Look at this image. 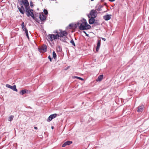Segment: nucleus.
<instances>
[{
	"mask_svg": "<svg viewBox=\"0 0 149 149\" xmlns=\"http://www.w3.org/2000/svg\"><path fill=\"white\" fill-rule=\"evenodd\" d=\"M80 30H84L90 29L91 26L87 23L86 20L83 19L82 20L78 22L77 24Z\"/></svg>",
	"mask_w": 149,
	"mask_h": 149,
	"instance_id": "obj_1",
	"label": "nucleus"
},
{
	"mask_svg": "<svg viewBox=\"0 0 149 149\" xmlns=\"http://www.w3.org/2000/svg\"><path fill=\"white\" fill-rule=\"evenodd\" d=\"M60 32H58L57 31L56 32V33L58 34L59 37L62 36H67L68 33L65 31L60 30Z\"/></svg>",
	"mask_w": 149,
	"mask_h": 149,
	"instance_id": "obj_2",
	"label": "nucleus"
},
{
	"mask_svg": "<svg viewBox=\"0 0 149 149\" xmlns=\"http://www.w3.org/2000/svg\"><path fill=\"white\" fill-rule=\"evenodd\" d=\"M22 3L21 5H24L25 7V9L29 7V2L27 0H22L21 1Z\"/></svg>",
	"mask_w": 149,
	"mask_h": 149,
	"instance_id": "obj_3",
	"label": "nucleus"
},
{
	"mask_svg": "<svg viewBox=\"0 0 149 149\" xmlns=\"http://www.w3.org/2000/svg\"><path fill=\"white\" fill-rule=\"evenodd\" d=\"M33 10L32 9H30V7L26 9L25 12L27 16L29 17L32 15L31 13H33Z\"/></svg>",
	"mask_w": 149,
	"mask_h": 149,
	"instance_id": "obj_4",
	"label": "nucleus"
},
{
	"mask_svg": "<svg viewBox=\"0 0 149 149\" xmlns=\"http://www.w3.org/2000/svg\"><path fill=\"white\" fill-rule=\"evenodd\" d=\"M39 51L41 53L45 52L47 51V47L46 45H44L38 48Z\"/></svg>",
	"mask_w": 149,
	"mask_h": 149,
	"instance_id": "obj_5",
	"label": "nucleus"
},
{
	"mask_svg": "<svg viewBox=\"0 0 149 149\" xmlns=\"http://www.w3.org/2000/svg\"><path fill=\"white\" fill-rule=\"evenodd\" d=\"M6 86L8 88H10L13 90V91H14L16 92L17 91V90L16 88V86L15 85H14L13 86H12L9 84H7L6 85Z\"/></svg>",
	"mask_w": 149,
	"mask_h": 149,
	"instance_id": "obj_6",
	"label": "nucleus"
},
{
	"mask_svg": "<svg viewBox=\"0 0 149 149\" xmlns=\"http://www.w3.org/2000/svg\"><path fill=\"white\" fill-rule=\"evenodd\" d=\"M96 11L93 10H92L90 12V14L91 17H93L95 18L97 16Z\"/></svg>",
	"mask_w": 149,
	"mask_h": 149,
	"instance_id": "obj_7",
	"label": "nucleus"
},
{
	"mask_svg": "<svg viewBox=\"0 0 149 149\" xmlns=\"http://www.w3.org/2000/svg\"><path fill=\"white\" fill-rule=\"evenodd\" d=\"M57 116V114L54 113L53 114L50 115L48 118L47 121L49 122L51 121L53 118H56Z\"/></svg>",
	"mask_w": 149,
	"mask_h": 149,
	"instance_id": "obj_8",
	"label": "nucleus"
},
{
	"mask_svg": "<svg viewBox=\"0 0 149 149\" xmlns=\"http://www.w3.org/2000/svg\"><path fill=\"white\" fill-rule=\"evenodd\" d=\"M17 8L20 13L22 14H24L25 12V9L23 5H21V7L18 6Z\"/></svg>",
	"mask_w": 149,
	"mask_h": 149,
	"instance_id": "obj_9",
	"label": "nucleus"
},
{
	"mask_svg": "<svg viewBox=\"0 0 149 149\" xmlns=\"http://www.w3.org/2000/svg\"><path fill=\"white\" fill-rule=\"evenodd\" d=\"M88 16L89 18H90L88 20L89 23V24H93V23H94V21H95V18L93 17H90L89 15H88Z\"/></svg>",
	"mask_w": 149,
	"mask_h": 149,
	"instance_id": "obj_10",
	"label": "nucleus"
},
{
	"mask_svg": "<svg viewBox=\"0 0 149 149\" xmlns=\"http://www.w3.org/2000/svg\"><path fill=\"white\" fill-rule=\"evenodd\" d=\"M68 38L67 36H62L59 37V39L62 41L66 42V40L68 39Z\"/></svg>",
	"mask_w": 149,
	"mask_h": 149,
	"instance_id": "obj_11",
	"label": "nucleus"
},
{
	"mask_svg": "<svg viewBox=\"0 0 149 149\" xmlns=\"http://www.w3.org/2000/svg\"><path fill=\"white\" fill-rule=\"evenodd\" d=\"M39 18L41 21H43L46 20V17L43 14H40L39 15Z\"/></svg>",
	"mask_w": 149,
	"mask_h": 149,
	"instance_id": "obj_12",
	"label": "nucleus"
},
{
	"mask_svg": "<svg viewBox=\"0 0 149 149\" xmlns=\"http://www.w3.org/2000/svg\"><path fill=\"white\" fill-rule=\"evenodd\" d=\"M72 143V141H67L65 142L63 144L62 146L63 147H65L66 146L69 145Z\"/></svg>",
	"mask_w": 149,
	"mask_h": 149,
	"instance_id": "obj_13",
	"label": "nucleus"
},
{
	"mask_svg": "<svg viewBox=\"0 0 149 149\" xmlns=\"http://www.w3.org/2000/svg\"><path fill=\"white\" fill-rule=\"evenodd\" d=\"M111 15H107L103 16V18L105 20L108 21L110 19L111 17Z\"/></svg>",
	"mask_w": 149,
	"mask_h": 149,
	"instance_id": "obj_14",
	"label": "nucleus"
},
{
	"mask_svg": "<svg viewBox=\"0 0 149 149\" xmlns=\"http://www.w3.org/2000/svg\"><path fill=\"white\" fill-rule=\"evenodd\" d=\"M101 40H98L97 41V46L96 48V51L97 52H98L99 50V48L100 45Z\"/></svg>",
	"mask_w": 149,
	"mask_h": 149,
	"instance_id": "obj_15",
	"label": "nucleus"
},
{
	"mask_svg": "<svg viewBox=\"0 0 149 149\" xmlns=\"http://www.w3.org/2000/svg\"><path fill=\"white\" fill-rule=\"evenodd\" d=\"M103 74H101L99 76L98 78L96 79V81H101L103 78Z\"/></svg>",
	"mask_w": 149,
	"mask_h": 149,
	"instance_id": "obj_16",
	"label": "nucleus"
},
{
	"mask_svg": "<svg viewBox=\"0 0 149 149\" xmlns=\"http://www.w3.org/2000/svg\"><path fill=\"white\" fill-rule=\"evenodd\" d=\"M53 39L54 40H55L56 39H59V36L58 35V34H57L54 35L52 34Z\"/></svg>",
	"mask_w": 149,
	"mask_h": 149,
	"instance_id": "obj_17",
	"label": "nucleus"
},
{
	"mask_svg": "<svg viewBox=\"0 0 149 149\" xmlns=\"http://www.w3.org/2000/svg\"><path fill=\"white\" fill-rule=\"evenodd\" d=\"M144 106L143 105L141 106L138 107V112H141L143 111Z\"/></svg>",
	"mask_w": 149,
	"mask_h": 149,
	"instance_id": "obj_18",
	"label": "nucleus"
},
{
	"mask_svg": "<svg viewBox=\"0 0 149 149\" xmlns=\"http://www.w3.org/2000/svg\"><path fill=\"white\" fill-rule=\"evenodd\" d=\"M48 37L49 40L51 41L52 42L54 40L53 39L52 34H49L48 36Z\"/></svg>",
	"mask_w": 149,
	"mask_h": 149,
	"instance_id": "obj_19",
	"label": "nucleus"
},
{
	"mask_svg": "<svg viewBox=\"0 0 149 149\" xmlns=\"http://www.w3.org/2000/svg\"><path fill=\"white\" fill-rule=\"evenodd\" d=\"M21 26H22V28L23 31H25L26 30H27V29L25 27L24 24V22H23L22 23Z\"/></svg>",
	"mask_w": 149,
	"mask_h": 149,
	"instance_id": "obj_20",
	"label": "nucleus"
},
{
	"mask_svg": "<svg viewBox=\"0 0 149 149\" xmlns=\"http://www.w3.org/2000/svg\"><path fill=\"white\" fill-rule=\"evenodd\" d=\"M94 26H97L100 24L99 21L98 20H95L94 21V23H93Z\"/></svg>",
	"mask_w": 149,
	"mask_h": 149,
	"instance_id": "obj_21",
	"label": "nucleus"
},
{
	"mask_svg": "<svg viewBox=\"0 0 149 149\" xmlns=\"http://www.w3.org/2000/svg\"><path fill=\"white\" fill-rule=\"evenodd\" d=\"M26 93V91L25 90H24L21 91L20 92V94L22 95H23Z\"/></svg>",
	"mask_w": 149,
	"mask_h": 149,
	"instance_id": "obj_22",
	"label": "nucleus"
},
{
	"mask_svg": "<svg viewBox=\"0 0 149 149\" xmlns=\"http://www.w3.org/2000/svg\"><path fill=\"white\" fill-rule=\"evenodd\" d=\"M14 117V116L13 115L10 116L8 118V121H11L12 120Z\"/></svg>",
	"mask_w": 149,
	"mask_h": 149,
	"instance_id": "obj_23",
	"label": "nucleus"
},
{
	"mask_svg": "<svg viewBox=\"0 0 149 149\" xmlns=\"http://www.w3.org/2000/svg\"><path fill=\"white\" fill-rule=\"evenodd\" d=\"M103 7V6H102V5H99L97 10L98 11H100L101 10V9Z\"/></svg>",
	"mask_w": 149,
	"mask_h": 149,
	"instance_id": "obj_24",
	"label": "nucleus"
},
{
	"mask_svg": "<svg viewBox=\"0 0 149 149\" xmlns=\"http://www.w3.org/2000/svg\"><path fill=\"white\" fill-rule=\"evenodd\" d=\"M70 42L74 46H75V44L73 39H72L70 41Z\"/></svg>",
	"mask_w": 149,
	"mask_h": 149,
	"instance_id": "obj_25",
	"label": "nucleus"
},
{
	"mask_svg": "<svg viewBox=\"0 0 149 149\" xmlns=\"http://www.w3.org/2000/svg\"><path fill=\"white\" fill-rule=\"evenodd\" d=\"M25 31V33L26 34V36L27 38H28L29 39V35H28V30H26V31Z\"/></svg>",
	"mask_w": 149,
	"mask_h": 149,
	"instance_id": "obj_26",
	"label": "nucleus"
},
{
	"mask_svg": "<svg viewBox=\"0 0 149 149\" xmlns=\"http://www.w3.org/2000/svg\"><path fill=\"white\" fill-rule=\"evenodd\" d=\"M56 56V55L55 52L53 51V57L54 58H55Z\"/></svg>",
	"mask_w": 149,
	"mask_h": 149,
	"instance_id": "obj_27",
	"label": "nucleus"
},
{
	"mask_svg": "<svg viewBox=\"0 0 149 149\" xmlns=\"http://www.w3.org/2000/svg\"><path fill=\"white\" fill-rule=\"evenodd\" d=\"M75 77L77 79L81 80H84L82 78H81L80 77H77V76H75Z\"/></svg>",
	"mask_w": 149,
	"mask_h": 149,
	"instance_id": "obj_28",
	"label": "nucleus"
},
{
	"mask_svg": "<svg viewBox=\"0 0 149 149\" xmlns=\"http://www.w3.org/2000/svg\"><path fill=\"white\" fill-rule=\"evenodd\" d=\"M43 12L46 15H47L48 14V11L46 9H44L43 10Z\"/></svg>",
	"mask_w": 149,
	"mask_h": 149,
	"instance_id": "obj_29",
	"label": "nucleus"
},
{
	"mask_svg": "<svg viewBox=\"0 0 149 149\" xmlns=\"http://www.w3.org/2000/svg\"><path fill=\"white\" fill-rule=\"evenodd\" d=\"M31 14H32V15H31L30 16H31V17L33 19H35V17H34L33 13V12L31 13Z\"/></svg>",
	"mask_w": 149,
	"mask_h": 149,
	"instance_id": "obj_30",
	"label": "nucleus"
},
{
	"mask_svg": "<svg viewBox=\"0 0 149 149\" xmlns=\"http://www.w3.org/2000/svg\"><path fill=\"white\" fill-rule=\"evenodd\" d=\"M48 58L49 59L50 61L51 62L52 61V58H51L50 56H48Z\"/></svg>",
	"mask_w": 149,
	"mask_h": 149,
	"instance_id": "obj_31",
	"label": "nucleus"
},
{
	"mask_svg": "<svg viewBox=\"0 0 149 149\" xmlns=\"http://www.w3.org/2000/svg\"><path fill=\"white\" fill-rule=\"evenodd\" d=\"M30 6H33V3L32 1L30 2Z\"/></svg>",
	"mask_w": 149,
	"mask_h": 149,
	"instance_id": "obj_32",
	"label": "nucleus"
},
{
	"mask_svg": "<svg viewBox=\"0 0 149 149\" xmlns=\"http://www.w3.org/2000/svg\"><path fill=\"white\" fill-rule=\"evenodd\" d=\"M83 32L84 33H85V34H86V35L87 36H89V35L88 34H87L86 31H83Z\"/></svg>",
	"mask_w": 149,
	"mask_h": 149,
	"instance_id": "obj_33",
	"label": "nucleus"
},
{
	"mask_svg": "<svg viewBox=\"0 0 149 149\" xmlns=\"http://www.w3.org/2000/svg\"><path fill=\"white\" fill-rule=\"evenodd\" d=\"M101 39L104 41H105L106 39L104 38H101Z\"/></svg>",
	"mask_w": 149,
	"mask_h": 149,
	"instance_id": "obj_34",
	"label": "nucleus"
},
{
	"mask_svg": "<svg viewBox=\"0 0 149 149\" xmlns=\"http://www.w3.org/2000/svg\"><path fill=\"white\" fill-rule=\"evenodd\" d=\"M69 26H70L71 28H72V24H70L69 25Z\"/></svg>",
	"mask_w": 149,
	"mask_h": 149,
	"instance_id": "obj_35",
	"label": "nucleus"
},
{
	"mask_svg": "<svg viewBox=\"0 0 149 149\" xmlns=\"http://www.w3.org/2000/svg\"><path fill=\"white\" fill-rule=\"evenodd\" d=\"M109 1H111V2H113V1H115V0H109Z\"/></svg>",
	"mask_w": 149,
	"mask_h": 149,
	"instance_id": "obj_36",
	"label": "nucleus"
},
{
	"mask_svg": "<svg viewBox=\"0 0 149 149\" xmlns=\"http://www.w3.org/2000/svg\"><path fill=\"white\" fill-rule=\"evenodd\" d=\"M34 129L36 130H37L38 129V128L37 127H34Z\"/></svg>",
	"mask_w": 149,
	"mask_h": 149,
	"instance_id": "obj_37",
	"label": "nucleus"
},
{
	"mask_svg": "<svg viewBox=\"0 0 149 149\" xmlns=\"http://www.w3.org/2000/svg\"><path fill=\"white\" fill-rule=\"evenodd\" d=\"M58 48H59V49H60V48L61 47H60L59 46H58Z\"/></svg>",
	"mask_w": 149,
	"mask_h": 149,
	"instance_id": "obj_38",
	"label": "nucleus"
},
{
	"mask_svg": "<svg viewBox=\"0 0 149 149\" xmlns=\"http://www.w3.org/2000/svg\"><path fill=\"white\" fill-rule=\"evenodd\" d=\"M51 128H52V129H53V128H54V127L53 126H52L51 127Z\"/></svg>",
	"mask_w": 149,
	"mask_h": 149,
	"instance_id": "obj_39",
	"label": "nucleus"
},
{
	"mask_svg": "<svg viewBox=\"0 0 149 149\" xmlns=\"http://www.w3.org/2000/svg\"><path fill=\"white\" fill-rule=\"evenodd\" d=\"M54 0H49V1H54Z\"/></svg>",
	"mask_w": 149,
	"mask_h": 149,
	"instance_id": "obj_40",
	"label": "nucleus"
},
{
	"mask_svg": "<svg viewBox=\"0 0 149 149\" xmlns=\"http://www.w3.org/2000/svg\"><path fill=\"white\" fill-rule=\"evenodd\" d=\"M92 1H94V0H91Z\"/></svg>",
	"mask_w": 149,
	"mask_h": 149,
	"instance_id": "obj_41",
	"label": "nucleus"
}]
</instances>
